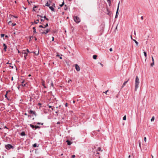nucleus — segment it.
I'll return each mask as SVG.
<instances>
[{
  "label": "nucleus",
  "mask_w": 158,
  "mask_h": 158,
  "mask_svg": "<svg viewBox=\"0 0 158 158\" xmlns=\"http://www.w3.org/2000/svg\"><path fill=\"white\" fill-rule=\"evenodd\" d=\"M60 59H62V57L61 56H60Z\"/></svg>",
  "instance_id": "nucleus-63"
},
{
  "label": "nucleus",
  "mask_w": 158,
  "mask_h": 158,
  "mask_svg": "<svg viewBox=\"0 0 158 158\" xmlns=\"http://www.w3.org/2000/svg\"><path fill=\"white\" fill-rule=\"evenodd\" d=\"M45 19L47 21H48L49 20L47 18H46Z\"/></svg>",
  "instance_id": "nucleus-61"
},
{
  "label": "nucleus",
  "mask_w": 158,
  "mask_h": 158,
  "mask_svg": "<svg viewBox=\"0 0 158 158\" xmlns=\"http://www.w3.org/2000/svg\"><path fill=\"white\" fill-rule=\"evenodd\" d=\"M21 136H23L25 135V132H22L21 134Z\"/></svg>",
  "instance_id": "nucleus-16"
},
{
  "label": "nucleus",
  "mask_w": 158,
  "mask_h": 158,
  "mask_svg": "<svg viewBox=\"0 0 158 158\" xmlns=\"http://www.w3.org/2000/svg\"><path fill=\"white\" fill-rule=\"evenodd\" d=\"M109 90H106V91L105 92H103L104 93H105V94H107V93L108 91Z\"/></svg>",
  "instance_id": "nucleus-43"
},
{
  "label": "nucleus",
  "mask_w": 158,
  "mask_h": 158,
  "mask_svg": "<svg viewBox=\"0 0 158 158\" xmlns=\"http://www.w3.org/2000/svg\"><path fill=\"white\" fill-rule=\"evenodd\" d=\"M55 7V4L54 3L53 5L52 6H49V8L52 10L53 11H55L54 9V7Z\"/></svg>",
  "instance_id": "nucleus-6"
},
{
  "label": "nucleus",
  "mask_w": 158,
  "mask_h": 158,
  "mask_svg": "<svg viewBox=\"0 0 158 158\" xmlns=\"http://www.w3.org/2000/svg\"><path fill=\"white\" fill-rule=\"evenodd\" d=\"M154 119H155L154 117L153 116V117H152V118L151 119V121H154Z\"/></svg>",
  "instance_id": "nucleus-23"
},
{
  "label": "nucleus",
  "mask_w": 158,
  "mask_h": 158,
  "mask_svg": "<svg viewBox=\"0 0 158 158\" xmlns=\"http://www.w3.org/2000/svg\"><path fill=\"white\" fill-rule=\"evenodd\" d=\"M126 119V115H125L123 118V120H125Z\"/></svg>",
  "instance_id": "nucleus-26"
},
{
  "label": "nucleus",
  "mask_w": 158,
  "mask_h": 158,
  "mask_svg": "<svg viewBox=\"0 0 158 158\" xmlns=\"http://www.w3.org/2000/svg\"><path fill=\"white\" fill-rule=\"evenodd\" d=\"M34 53H35V55H38L39 54V51L37 52H34Z\"/></svg>",
  "instance_id": "nucleus-28"
},
{
  "label": "nucleus",
  "mask_w": 158,
  "mask_h": 158,
  "mask_svg": "<svg viewBox=\"0 0 158 158\" xmlns=\"http://www.w3.org/2000/svg\"><path fill=\"white\" fill-rule=\"evenodd\" d=\"M110 52L112 51V48H110Z\"/></svg>",
  "instance_id": "nucleus-50"
},
{
  "label": "nucleus",
  "mask_w": 158,
  "mask_h": 158,
  "mask_svg": "<svg viewBox=\"0 0 158 158\" xmlns=\"http://www.w3.org/2000/svg\"><path fill=\"white\" fill-rule=\"evenodd\" d=\"M119 4H120V2H119L118 5V7L117 10H119Z\"/></svg>",
  "instance_id": "nucleus-24"
},
{
  "label": "nucleus",
  "mask_w": 158,
  "mask_h": 158,
  "mask_svg": "<svg viewBox=\"0 0 158 158\" xmlns=\"http://www.w3.org/2000/svg\"><path fill=\"white\" fill-rule=\"evenodd\" d=\"M65 107H67V106H68V103H66L65 104Z\"/></svg>",
  "instance_id": "nucleus-45"
},
{
  "label": "nucleus",
  "mask_w": 158,
  "mask_h": 158,
  "mask_svg": "<svg viewBox=\"0 0 158 158\" xmlns=\"http://www.w3.org/2000/svg\"><path fill=\"white\" fill-rule=\"evenodd\" d=\"M66 142L67 143V144L69 145H70L72 143V142L69 141V140L66 141Z\"/></svg>",
  "instance_id": "nucleus-11"
},
{
  "label": "nucleus",
  "mask_w": 158,
  "mask_h": 158,
  "mask_svg": "<svg viewBox=\"0 0 158 158\" xmlns=\"http://www.w3.org/2000/svg\"><path fill=\"white\" fill-rule=\"evenodd\" d=\"M24 81H23L22 82V86H24L25 85V84H24Z\"/></svg>",
  "instance_id": "nucleus-22"
},
{
  "label": "nucleus",
  "mask_w": 158,
  "mask_h": 158,
  "mask_svg": "<svg viewBox=\"0 0 158 158\" xmlns=\"http://www.w3.org/2000/svg\"><path fill=\"white\" fill-rule=\"evenodd\" d=\"M39 22V20L37 19L36 21L34 22V23L35 24H37Z\"/></svg>",
  "instance_id": "nucleus-20"
},
{
  "label": "nucleus",
  "mask_w": 158,
  "mask_h": 158,
  "mask_svg": "<svg viewBox=\"0 0 158 158\" xmlns=\"http://www.w3.org/2000/svg\"><path fill=\"white\" fill-rule=\"evenodd\" d=\"M13 77H12V78H11V81H13Z\"/></svg>",
  "instance_id": "nucleus-58"
},
{
  "label": "nucleus",
  "mask_w": 158,
  "mask_h": 158,
  "mask_svg": "<svg viewBox=\"0 0 158 158\" xmlns=\"http://www.w3.org/2000/svg\"><path fill=\"white\" fill-rule=\"evenodd\" d=\"M51 85L52 87L53 86V83L52 82H51Z\"/></svg>",
  "instance_id": "nucleus-48"
},
{
  "label": "nucleus",
  "mask_w": 158,
  "mask_h": 158,
  "mask_svg": "<svg viewBox=\"0 0 158 158\" xmlns=\"http://www.w3.org/2000/svg\"><path fill=\"white\" fill-rule=\"evenodd\" d=\"M22 53H23V54L24 53V55H25L24 56V58L25 59H26V57L27 55V52H22Z\"/></svg>",
  "instance_id": "nucleus-10"
},
{
  "label": "nucleus",
  "mask_w": 158,
  "mask_h": 158,
  "mask_svg": "<svg viewBox=\"0 0 158 158\" xmlns=\"http://www.w3.org/2000/svg\"><path fill=\"white\" fill-rule=\"evenodd\" d=\"M5 98H7V94H6L5 95Z\"/></svg>",
  "instance_id": "nucleus-53"
},
{
  "label": "nucleus",
  "mask_w": 158,
  "mask_h": 158,
  "mask_svg": "<svg viewBox=\"0 0 158 158\" xmlns=\"http://www.w3.org/2000/svg\"><path fill=\"white\" fill-rule=\"evenodd\" d=\"M28 113L30 114H34L35 116H36V114L35 111L30 110L28 111Z\"/></svg>",
  "instance_id": "nucleus-5"
},
{
  "label": "nucleus",
  "mask_w": 158,
  "mask_h": 158,
  "mask_svg": "<svg viewBox=\"0 0 158 158\" xmlns=\"http://www.w3.org/2000/svg\"><path fill=\"white\" fill-rule=\"evenodd\" d=\"M64 2L63 1V2H62V3L60 5V7H62L64 5Z\"/></svg>",
  "instance_id": "nucleus-31"
},
{
  "label": "nucleus",
  "mask_w": 158,
  "mask_h": 158,
  "mask_svg": "<svg viewBox=\"0 0 158 158\" xmlns=\"http://www.w3.org/2000/svg\"><path fill=\"white\" fill-rule=\"evenodd\" d=\"M33 32L34 33H36V29L35 27H33Z\"/></svg>",
  "instance_id": "nucleus-21"
},
{
  "label": "nucleus",
  "mask_w": 158,
  "mask_h": 158,
  "mask_svg": "<svg viewBox=\"0 0 158 158\" xmlns=\"http://www.w3.org/2000/svg\"><path fill=\"white\" fill-rule=\"evenodd\" d=\"M73 19L75 22L77 23H78L80 22V19L77 16H74Z\"/></svg>",
  "instance_id": "nucleus-2"
},
{
  "label": "nucleus",
  "mask_w": 158,
  "mask_h": 158,
  "mask_svg": "<svg viewBox=\"0 0 158 158\" xmlns=\"http://www.w3.org/2000/svg\"><path fill=\"white\" fill-rule=\"evenodd\" d=\"M4 128L8 129L7 127L6 126H5L4 127Z\"/></svg>",
  "instance_id": "nucleus-54"
},
{
  "label": "nucleus",
  "mask_w": 158,
  "mask_h": 158,
  "mask_svg": "<svg viewBox=\"0 0 158 158\" xmlns=\"http://www.w3.org/2000/svg\"><path fill=\"white\" fill-rule=\"evenodd\" d=\"M5 35L4 34H1V37H3Z\"/></svg>",
  "instance_id": "nucleus-37"
},
{
  "label": "nucleus",
  "mask_w": 158,
  "mask_h": 158,
  "mask_svg": "<svg viewBox=\"0 0 158 158\" xmlns=\"http://www.w3.org/2000/svg\"><path fill=\"white\" fill-rule=\"evenodd\" d=\"M3 46L4 47V49L5 51H6V49L7 48V46L5 44H3Z\"/></svg>",
  "instance_id": "nucleus-12"
},
{
  "label": "nucleus",
  "mask_w": 158,
  "mask_h": 158,
  "mask_svg": "<svg viewBox=\"0 0 158 158\" xmlns=\"http://www.w3.org/2000/svg\"><path fill=\"white\" fill-rule=\"evenodd\" d=\"M154 64V62H152V63L151 64V65L152 66Z\"/></svg>",
  "instance_id": "nucleus-33"
},
{
  "label": "nucleus",
  "mask_w": 158,
  "mask_h": 158,
  "mask_svg": "<svg viewBox=\"0 0 158 158\" xmlns=\"http://www.w3.org/2000/svg\"><path fill=\"white\" fill-rule=\"evenodd\" d=\"M75 157V156L74 155H72V158H74Z\"/></svg>",
  "instance_id": "nucleus-39"
},
{
  "label": "nucleus",
  "mask_w": 158,
  "mask_h": 158,
  "mask_svg": "<svg viewBox=\"0 0 158 158\" xmlns=\"http://www.w3.org/2000/svg\"><path fill=\"white\" fill-rule=\"evenodd\" d=\"M37 6H34L33 8V10L34 11H35V8H37Z\"/></svg>",
  "instance_id": "nucleus-35"
},
{
  "label": "nucleus",
  "mask_w": 158,
  "mask_h": 158,
  "mask_svg": "<svg viewBox=\"0 0 158 158\" xmlns=\"http://www.w3.org/2000/svg\"><path fill=\"white\" fill-rule=\"evenodd\" d=\"M49 31H50L49 29H47L45 31H43V32H41V34H46L49 32Z\"/></svg>",
  "instance_id": "nucleus-7"
},
{
  "label": "nucleus",
  "mask_w": 158,
  "mask_h": 158,
  "mask_svg": "<svg viewBox=\"0 0 158 158\" xmlns=\"http://www.w3.org/2000/svg\"><path fill=\"white\" fill-rule=\"evenodd\" d=\"M139 80L138 76L136 77L135 81V90L136 91L139 88Z\"/></svg>",
  "instance_id": "nucleus-1"
},
{
  "label": "nucleus",
  "mask_w": 158,
  "mask_h": 158,
  "mask_svg": "<svg viewBox=\"0 0 158 158\" xmlns=\"http://www.w3.org/2000/svg\"><path fill=\"white\" fill-rule=\"evenodd\" d=\"M48 26V23H46V25H45V26L44 27V28H46V27H47Z\"/></svg>",
  "instance_id": "nucleus-32"
},
{
  "label": "nucleus",
  "mask_w": 158,
  "mask_h": 158,
  "mask_svg": "<svg viewBox=\"0 0 158 158\" xmlns=\"http://www.w3.org/2000/svg\"><path fill=\"white\" fill-rule=\"evenodd\" d=\"M37 124H38V125L41 124V125H43V123H37Z\"/></svg>",
  "instance_id": "nucleus-36"
},
{
  "label": "nucleus",
  "mask_w": 158,
  "mask_h": 158,
  "mask_svg": "<svg viewBox=\"0 0 158 158\" xmlns=\"http://www.w3.org/2000/svg\"><path fill=\"white\" fill-rule=\"evenodd\" d=\"M129 80V79H128L127 81H125L124 83H123L122 86L121 87V89L123 88L125 85H126V84L127 83V82H128V81Z\"/></svg>",
  "instance_id": "nucleus-9"
},
{
  "label": "nucleus",
  "mask_w": 158,
  "mask_h": 158,
  "mask_svg": "<svg viewBox=\"0 0 158 158\" xmlns=\"http://www.w3.org/2000/svg\"><path fill=\"white\" fill-rule=\"evenodd\" d=\"M146 139H144V141L145 142L146 141Z\"/></svg>",
  "instance_id": "nucleus-60"
},
{
  "label": "nucleus",
  "mask_w": 158,
  "mask_h": 158,
  "mask_svg": "<svg viewBox=\"0 0 158 158\" xmlns=\"http://www.w3.org/2000/svg\"><path fill=\"white\" fill-rule=\"evenodd\" d=\"M16 25V23H12V25H11V26H15V25Z\"/></svg>",
  "instance_id": "nucleus-40"
},
{
  "label": "nucleus",
  "mask_w": 158,
  "mask_h": 158,
  "mask_svg": "<svg viewBox=\"0 0 158 158\" xmlns=\"http://www.w3.org/2000/svg\"><path fill=\"white\" fill-rule=\"evenodd\" d=\"M134 34L135 35H136V33H135V31L134 32Z\"/></svg>",
  "instance_id": "nucleus-55"
},
{
  "label": "nucleus",
  "mask_w": 158,
  "mask_h": 158,
  "mask_svg": "<svg viewBox=\"0 0 158 158\" xmlns=\"http://www.w3.org/2000/svg\"><path fill=\"white\" fill-rule=\"evenodd\" d=\"M35 126V128L36 129L37 128H40V127L38 126Z\"/></svg>",
  "instance_id": "nucleus-29"
},
{
  "label": "nucleus",
  "mask_w": 158,
  "mask_h": 158,
  "mask_svg": "<svg viewBox=\"0 0 158 158\" xmlns=\"http://www.w3.org/2000/svg\"><path fill=\"white\" fill-rule=\"evenodd\" d=\"M141 142L139 140V146L140 147V146H141Z\"/></svg>",
  "instance_id": "nucleus-38"
},
{
  "label": "nucleus",
  "mask_w": 158,
  "mask_h": 158,
  "mask_svg": "<svg viewBox=\"0 0 158 158\" xmlns=\"http://www.w3.org/2000/svg\"><path fill=\"white\" fill-rule=\"evenodd\" d=\"M52 41H53L54 40V37H52Z\"/></svg>",
  "instance_id": "nucleus-51"
},
{
  "label": "nucleus",
  "mask_w": 158,
  "mask_h": 158,
  "mask_svg": "<svg viewBox=\"0 0 158 158\" xmlns=\"http://www.w3.org/2000/svg\"><path fill=\"white\" fill-rule=\"evenodd\" d=\"M72 81V80H71V79H70L69 80V81H68V83H70V81Z\"/></svg>",
  "instance_id": "nucleus-49"
},
{
  "label": "nucleus",
  "mask_w": 158,
  "mask_h": 158,
  "mask_svg": "<svg viewBox=\"0 0 158 158\" xmlns=\"http://www.w3.org/2000/svg\"><path fill=\"white\" fill-rule=\"evenodd\" d=\"M133 40L135 42L136 44V45L138 46L139 44L138 42L135 40L133 39Z\"/></svg>",
  "instance_id": "nucleus-15"
},
{
  "label": "nucleus",
  "mask_w": 158,
  "mask_h": 158,
  "mask_svg": "<svg viewBox=\"0 0 158 158\" xmlns=\"http://www.w3.org/2000/svg\"><path fill=\"white\" fill-rule=\"evenodd\" d=\"M39 27H42V28H43L44 27L42 25H40Z\"/></svg>",
  "instance_id": "nucleus-42"
},
{
  "label": "nucleus",
  "mask_w": 158,
  "mask_h": 158,
  "mask_svg": "<svg viewBox=\"0 0 158 158\" xmlns=\"http://www.w3.org/2000/svg\"><path fill=\"white\" fill-rule=\"evenodd\" d=\"M118 10H117V11H116V15H115V18H117L118 14Z\"/></svg>",
  "instance_id": "nucleus-19"
},
{
  "label": "nucleus",
  "mask_w": 158,
  "mask_h": 158,
  "mask_svg": "<svg viewBox=\"0 0 158 158\" xmlns=\"http://www.w3.org/2000/svg\"><path fill=\"white\" fill-rule=\"evenodd\" d=\"M43 17H44V19H45L46 18V16H44Z\"/></svg>",
  "instance_id": "nucleus-56"
},
{
  "label": "nucleus",
  "mask_w": 158,
  "mask_h": 158,
  "mask_svg": "<svg viewBox=\"0 0 158 158\" xmlns=\"http://www.w3.org/2000/svg\"><path fill=\"white\" fill-rule=\"evenodd\" d=\"M141 19H142V20L143 19V16H141Z\"/></svg>",
  "instance_id": "nucleus-57"
},
{
  "label": "nucleus",
  "mask_w": 158,
  "mask_h": 158,
  "mask_svg": "<svg viewBox=\"0 0 158 158\" xmlns=\"http://www.w3.org/2000/svg\"><path fill=\"white\" fill-rule=\"evenodd\" d=\"M24 115H27V113H25L24 114Z\"/></svg>",
  "instance_id": "nucleus-62"
},
{
  "label": "nucleus",
  "mask_w": 158,
  "mask_h": 158,
  "mask_svg": "<svg viewBox=\"0 0 158 158\" xmlns=\"http://www.w3.org/2000/svg\"><path fill=\"white\" fill-rule=\"evenodd\" d=\"M45 6H50V4H49L48 2H47V3H46Z\"/></svg>",
  "instance_id": "nucleus-30"
},
{
  "label": "nucleus",
  "mask_w": 158,
  "mask_h": 158,
  "mask_svg": "<svg viewBox=\"0 0 158 158\" xmlns=\"http://www.w3.org/2000/svg\"><path fill=\"white\" fill-rule=\"evenodd\" d=\"M56 56H60L58 55V54H57Z\"/></svg>",
  "instance_id": "nucleus-64"
},
{
  "label": "nucleus",
  "mask_w": 158,
  "mask_h": 158,
  "mask_svg": "<svg viewBox=\"0 0 158 158\" xmlns=\"http://www.w3.org/2000/svg\"><path fill=\"white\" fill-rule=\"evenodd\" d=\"M98 64H100L102 66V67H103V64H102L101 63L98 62Z\"/></svg>",
  "instance_id": "nucleus-34"
},
{
  "label": "nucleus",
  "mask_w": 158,
  "mask_h": 158,
  "mask_svg": "<svg viewBox=\"0 0 158 158\" xmlns=\"http://www.w3.org/2000/svg\"><path fill=\"white\" fill-rule=\"evenodd\" d=\"M64 9V10H66L67 9V7L66 5H65Z\"/></svg>",
  "instance_id": "nucleus-27"
},
{
  "label": "nucleus",
  "mask_w": 158,
  "mask_h": 158,
  "mask_svg": "<svg viewBox=\"0 0 158 158\" xmlns=\"http://www.w3.org/2000/svg\"><path fill=\"white\" fill-rule=\"evenodd\" d=\"M5 148L7 150H9L11 148H13V147L10 144H8L5 145Z\"/></svg>",
  "instance_id": "nucleus-3"
},
{
  "label": "nucleus",
  "mask_w": 158,
  "mask_h": 158,
  "mask_svg": "<svg viewBox=\"0 0 158 158\" xmlns=\"http://www.w3.org/2000/svg\"><path fill=\"white\" fill-rule=\"evenodd\" d=\"M100 151L102 152V150H101V148L100 147H99L97 150V154H99V152Z\"/></svg>",
  "instance_id": "nucleus-8"
},
{
  "label": "nucleus",
  "mask_w": 158,
  "mask_h": 158,
  "mask_svg": "<svg viewBox=\"0 0 158 158\" xmlns=\"http://www.w3.org/2000/svg\"><path fill=\"white\" fill-rule=\"evenodd\" d=\"M33 146L34 148H36V147H37V146L36 143H35L34 144H33Z\"/></svg>",
  "instance_id": "nucleus-25"
},
{
  "label": "nucleus",
  "mask_w": 158,
  "mask_h": 158,
  "mask_svg": "<svg viewBox=\"0 0 158 158\" xmlns=\"http://www.w3.org/2000/svg\"><path fill=\"white\" fill-rule=\"evenodd\" d=\"M44 20L43 19H41V22H43V21H44Z\"/></svg>",
  "instance_id": "nucleus-52"
},
{
  "label": "nucleus",
  "mask_w": 158,
  "mask_h": 158,
  "mask_svg": "<svg viewBox=\"0 0 158 158\" xmlns=\"http://www.w3.org/2000/svg\"><path fill=\"white\" fill-rule=\"evenodd\" d=\"M26 50H27V53H28V52H30L29 51V50H28V49H26Z\"/></svg>",
  "instance_id": "nucleus-47"
},
{
  "label": "nucleus",
  "mask_w": 158,
  "mask_h": 158,
  "mask_svg": "<svg viewBox=\"0 0 158 158\" xmlns=\"http://www.w3.org/2000/svg\"><path fill=\"white\" fill-rule=\"evenodd\" d=\"M75 67L77 71H80V68L77 64H75Z\"/></svg>",
  "instance_id": "nucleus-4"
},
{
  "label": "nucleus",
  "mask_w": 158,
  "mask_h": 158,
  "mask_svg": "<svg viewBox=\"0 0 158 158\" xmlns=\"http://www.w3.org/2000/svg\"><path fill=\"white\" fill-rule=\"evenodd\" d=\"M57 124H60V122H57Z\"/></svg>",
  "instance_id": "nucleus-59"
},
{
  "label": "nucleus",
  "mask_w": 158,
  "mask_h": 158,
  "mask_svg": "<svg viewBox=\"0 0 158 158\" xmlns=\"http://www.w3.org/2000/svg\"><path fill=\"white\" fill-rule=\"evenodd\" d=\"M143 53H144V56L146 57V58H145V60H146V59H147L146 57H147V54L146 52H143Z\"/></svg>",
  "instance_id": "nucleus-13"
},
{
  "label": "nucleus",
  "mask_w": 158,
  "mask_h": 158,
  "mask_svg": "<svg viewBox=\"0 0 158 158\" xmlns=\"http://www.w3.org/2000/svg\"><path fill=\"white\" fill-rule=\"evenodd\" d=\"M152 62H154V59H153V56L152 57Z\"/></svg>",
  "instance_id": "nucleus-46"
},
{
  "label": "nucleus",
  "mask_w": 158,
  "mask_h": 158,
  "mask_svg": "<svg viewBox=\"0 0 158 158\" xmlns=\"http://www.w3.org/2000/svg\"><path fill=\"white\" fill-rule=\"evenodd\" d=\"M107 1L108 3H110V0H107Z\"/></svg>",
  "instance_id": "nucleus-41"
},
{
  "label": "nucleus",
  "mask_w": 158,
  "mask_h": 158,
  "mask_svg": "<svg viewBox=\"0 0 158 158\" xmlns=\"http://www.w3.org/2000/svg\"><path fill=\"white\" fill-rule=\"evenodd\" d=\"M97 56L96 55H94L93 56V58L94 59H96L97 57Z\"/></svg>",
  "instance_id": "nucleus-17"
},
{
  "label": "nucleus",
  "mask_w": 158,
  "mask_h": 158,
  "mask_svg": "<svg viewBox=\"0 0 158 158\" xmlns=\"http://www.w3.org/2000/svg\"><path fill=\"white\" fill-rule=\"evenodd\" d=\"M8 23L9 25L11 26L13 23L11 21H10L8 22Z\"/></svg>",
  "instance_id": "nucleus-18"
},
{
  "label": "nucleus",
  "mask_w": 158,
  "mask_h": 158,
  "mask_svg": "<svg viewBox=\"0 0 158 158\" xmlns=\"http://www.w3.org/2000/svg\"><path fill=\"white\" fill-rule=\"evenodd\" d=\"M42 85L44 86V88H46V87L45 85V84L44 83H43Z\"/></svg>",
  "instance_id": "nucleus-44"
},
{
  "label": "nucleus",
  "mask_w": 158,
  "mask_h": 158,
  "mask_svg": "<svg viewBox=\"0 0 158 158\" xmlns=\"http://www.w3.org/2000/svg\"><path fill=\"white\" fill-rule=\"evenodd\" d=\"M30 126L33 129H34V128H35V126L31 124H30Z\"/></svg>",
  "instance_id": "nucleus-14"
}]
</instances>
